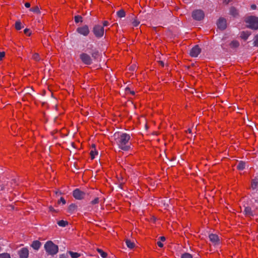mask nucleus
Wrapping results in <instances>:
<instances>
[{"instance_id": "nucleus-19", "label": "nucleus", "mask_w": 258, "mask_h": 258, "mask_svg": "<svg viewBox=\"0 0 258 258\" xmlns=\"http://www.w3.org/2000/svg\"><path fill=\"white\" fill-rule=\"evenodd\" d=\"M251 186L252 189H255L258 187V180L253 179L251 181Z\"/></svg>"}, {"instance_id": "nucleus-44", "label": "nucleus", "mask_w": 258, "mask_h": 258, "mask_svg": "<svg viewBox=\"0 0 258 258\" xmlns=\"http://www.w3.org/2000/svg\"><path fill=\"white\" fill-rule=\"evenodd\" d=\"M231 1V0H224L223 3L224 4H225L226 5L228 4Z\"/></svg>"}, {"instance_id": "nucleus-27", "label": "nucleus", "mask_w": 258, "mask_h": 258, "mask_svg": "<svg viewBox=\"0 0 258 258\" xmlns=\"http://www.w3.org/2000/svg\"><path fill=\"white\" fill-rule=\"evenodd\" d=\"M0 258H11V256L8 253H3L0 254Z\"/></svg>"}, {"instance_id": "nucleus-15", "label": "nucleus", "mask_w": 258, "mask_h": 258, "mask_svg": "<svg viewBox=\"0 0 258 258\" xmlns=\"http://www.w3.org/2000/svg\"><path fill=\"white\" fill-rule=\"evenodd\" d=\"M244 212L245 215L247 216L251 217L254 215V214L251 211V208L249 207H245Z\"/></svg>"}, {"instance_id": "nucleus-29", "label": "nucleus", "mask_w": 258, "mask_h": 258, "mask_svg": "<svg viewBox=\"0 0 258 258\" xmlns=\"http://www.w3.org/2000/svg\"><path fill=\"white\" fill-rule=\"evenodd\" d=\"M32 58L36 61H39L40 59V56L38 53H34L32 55Z\"/></svg>"}, {"instance_id": "nucleus-2", "label": "nucleus", "mask_w": 258, "mask_h": 258, "mask_svg": "<svg viewBox=\"0 0 258 258\" xmlns=\"http://www.w3.org/2000/svg\"><path fill=\"white\" fill-rule=\"evenodd\" d=\"M44 248L46 251L51 255L55 254L58 251V246L51 241H47L44 245Z\"/></svg>"}, {"instance_id": "nucleus-28", "label": "nucleus", "mask_w": 258, "mask_h": 258, "mask_svg": "<svg viewBox=\"0 0 258 258\" xmlns=\"http://www.w3.org/2000/svg\"><path fill=\"white\" fill-rule=\"evenodd\" d=\"M181 258H192V256L189 253H184L181 255Z\"/></svg>"}, {"instance_id": "nucleus-33", "label": "nucleus", "mask_w": 258, "mask_h": 258, "mask_svg": "<svg viewBox=\"0 0 258 258\" xmlns=\"http://www.w3.org/2000/svg\"><path fill=\"white\" fill-rule=\"evenodd\" d=\"M92 56L94 58H96L99 55V52L97 51H95L92 53Z\"/></svg>"}, {"instance_id": "nucleus-8", "label": "nucleus", "mask_w": 258, "mask_h": 258, "mask_svg": "<svg viewBox=\"0 0 258 258\" xmlns=\"http://www.w3.org/2000/svg\"><path fill=\"white\" fill-rule=\"evenodd\" d=\"M80 58L85 64L89 65L92 63V59L90 56L86 53H82L80 55Z\"/></svg>"}, {"instance_id": "nucleus-38", "label": "nucleus", "mask_w": 258, "mask_h": 258, "mask_svg": "<svg viewBox=\"0 0 258 258\" xmlns=\"http://www.w3.org/2000/svg\"><path fill=\"white\" fill-rule=\"evenodd\" d=\"M108 25H109V23H108V21H104L103 22V27H104V26H108Z\"/></svg>"}, {"instance_id": "nucleus-18", "label": "nucleus", "mask_w": 258, "mask_h": 258, "mask_svg": "<svg viewBox=\"0 0 258 258\" xmlns=\"http://www.w3.org/2000/svg\"><path fill=\"white\" fill-rule=\"evenodd\" d=\"M245 166V162L240 161L239 162L237 166V168L239 170H242L244 169Z\"/></svg>"}, {"instance_id": "nucleus-46", "label": "nucleus", "mask_w": 258, "mask_h": 258, "mask_svg": "<svg viewBox=\"0 0 258 258\" xmlns=\"http://www.w3.org/2000/svg\"><path fill=\"white\" fill-rule=\"evenodd\" d=\"M160 239L162 241H164L165 240V238L164 236H161L160 237Z\"/></svg>"}, {"instance_id": "nucleus-43", "label": "nucleus", "mask_w": 258, "mask_h": 258, "mask_svg": "<svg viewBox=\"0 0 258 258\" xmlns=\"http://www.w3.org/2000/svg\"><path fill=\"white\" fill-rule=\"evenodd\" d=\"M60 258H67V255L65 254H62L60 255Z\"/></svg>"}, {"instance_id": "nucleus-14", "label": "nucleus", "mask_w": 258, "mask_h": 258, "mask_svg": "<svg viewBox=\"0 0 258 258\" xmlns=\"http://www.w3.org/2000/svg\"><path fill=\"white\" fill-rule=\"evenodd\" d=\"M41 245V242L38 240H35L32 242L31 246L35 250H38Z\"/></svg>"}, {"instance_id": "nucleus-21", "label": "nucleus", "mask_w": 258, "mask_h": 258, "mask_svg": "<svg viewBox=\"0 0 258 258\" xmlns=\"http://www.w3.org/2000/svg\"><path fill=\"white\" fill-rule=\"evenodd\" d=\"M239 45V43L237 40H233L230 44V46L232 48H236V47H238Z\"/></svg>"}, {"instance_id": "nucleus-1", "label": "nucleus", "mask_w": 258, "mask_h": 258, "mask_svg": "<svg viewBox=\"0 0 258 258\" xmlns=\"http://www.w3.org/2000/svg\"><path fill=\"white\" fill-rule=\"evenodd\" d=\"M114 138L115 143L120 149L127 151L131 149V136L129 134L116 133L114 134Z\"/></svg>"}, {"instance_id": "nucleus-31", "label": "nucleus", "mask_w": 258, "mask_h": 258, "mask_svg": "<svg viewBox=\"0 0 258 258\" xmlns=\"http://www.w3.org/2000/svg\"><path fill=\"white\" fill-rule=\"evenodd\" d=\"M140 24V22L136 19H134L132 22L133 26L134 27L138 26Z\"/></svg>"}, {"instance_id": "nucleus-25", "label": "nucleus", "mask_w": 258, "mask_h": 258, "mask_svg": "<svg viewBox=\"0 0 258 258\" xmlns=\"http://www.w3.org/2000/svg\"><path fill=\"white\" fill-rule=\"evenodd\" d=\"M68 224V222L64 220H60L57 222V224L61 227H65Z\"/></svg>"}, {"instance_id": "nucleus-11", "label": "nucleus", "mask_w": 258, "mask_h": 258, "mask_svg": "<svg viewBox=\"0 0 258 258\" xmlns=\"http://www.w3.org/2000/svg\"><path fill=\"white\" fill-rule=\"evenodd\" d=\"M201 49L198 45H195L190 51L189 54L191 57H197L201 53Z\"/></svg>"}, {"instance_id": "nucleus-49", "label": "nucleus", "mask_w": 258, "mask_h": 258, "mask_svg": "<svg viewBox=\"0 0 258 258\" xmlns=\"http://www.w3.org/2000/svg\"><path fill=\"white\" fill-rule=\"evenodd\" d=\"M28 29H26L24 30V33H26L27 32Z\"/></svg>"}, {"instance_id": "nucleus-30", "label": "nucleus", "mask_w": 258, "mask_h": 258, "mask_svg": "<svg viewBox=\"0 0 258 258\" xmlns=\"http://www.w3.org/2000/svg\"><path fill=\"white\" fill-rule=\"evenodd\" d=\"M75 21L77 23L82 22V17L80 16H76L75 17Z\"/></svg>"}, {"instance_id": "nucleus-13", "label": "nucleus", "mask_w": 258, "mask_h": 258, "mask_svg": "<svg viewBox=\"0 0 258 258\" xmlns=\"http://www.w3.org/2000/svg\"><path fill=\"white\" fill-rule=\"evenodd\" d=\"M90 154L92 160L94 159L95 156L98 155V152L96 149L95 144L92 145Z\"/></svg>"}, {"instance_id": "nucleus-24", "label": "nucleus", "mask_w": 258, "mask_h": 258, "mask_svg": "<svg viewBox=\"0 0 258 258\" xmlns=\"http://www.w3.org/2000/svg\"><path fill=\"white\" fill-rule=\"evenodd\" d=\"M230 13L231 15L235 17L238 15V11L235 8L232 7L230 9Z\"/></svg>"}, {"instance_id": "nucleus-22", "label": "nucleus", "mask_w": 258, "mask_h": 258, "mask_svg": "<svg viewBox=\"0 0 258 258\" xmlns=\"http://www.w3.org/2000/svg\"><path fill=\"white\" fill-rule=\"evenodd\" d=\"M68 252L71 255V256L72 258H78V257H80L81 255L80 253H79L78 252H73L71 251H69Z\"/></svg>"}, {"instance_id": "nucleus-4", "label": "nucleus", "mask_w": 258, "mask_h": 258, "mask_svg": "<svg viewBox=\"0 0 258 258\" xmlns=\"http://www.w3.org/2000/svg\"><path fill=\"white\" fill-rule=\"evenodd\" d=\"M93 32L96 37H102L104 33V29L103 26L99 25H95L93 29Z\"/></svg>"}, {"instance_id": "nucleus-26", "label": "nucleus", "mask_w": 258, "mask_h": 258, "mask_svg": "<svg viewBox=\"0 0 258 258\" xmlns=\"http://www.w3.org/2000/svg\"><path fill=\"white\" fill-rule=\"evenodd\" d=\"M15 28L17 30H20L22 29L21 23L20 21H18L15 23Z\"/></svg>"}, {"instance_id": "nucleus-7", "label": "nucleus", "mask_w": 258, "mask_h": 258, "mask_svg": "<svg viewBox=\"0 0 258 258\" xmlns=\"http://www.w3.org/2000/svg\"><path fill=\"white\" fill-rule=\"evenodd\" d=\"M205 16L204 13L201 10H197L193 11L192 13V18L197 21H200L202 20Z\"/></svg>"}, {"instance_id": "nucleus-39", "label": "nucleus", "mask_w": 258, "mask_h": 258, "mask_svg": "<svg viewBox=\"0 0 258 258\" xmlns=\"http://www.w3.org/2000/svg\"><path fill=\"white\" fill-rule=\"evenodd\" d=\"M49 210L50 212H55V210L54 209V208L52 206H50L49 207Z\"/></svg>"}, {"instance_id": "nucleus-20", "label": "nucleus", "mask_w": 258, "mask_h": 258, "mask_svg": "<svg viewBox=\"0 0 258 258\" xmlns=\"http://www.w3.org/2000/svg\"><path fill=\"white\" fill-rule=\"evenodd\" d=\"M97 251L100 254L101 256L103 258H106L107 256V254L106 252H104L101 249L97 248Z\"/></svg>"}, {"instance_id": "nucleus-42", "label": "nucleus", "mask_w": 258, "mask_h": 258, "mask_svg": "<svg viewBox=\"0 0 258 258\" xmlns=\"http://www.w3.org/2000/svg\"><path fill=\"white\" fill-rule=\"evenodd\" d=\"M25 6L26 8H29V7H30V3H26L25 4Z\"/></svg>"}, {"instance_id": "nucleus-17", "label": "nucleus", "mask_w": 258, "mask_h": 258, "mask_svg": "<svg viewBox=\"0 0 258 258\" xmlns=\"http://www.w3.org/2000/svg\"><path fill=\"white\" fill-rule=\"evenodd\" d=\"M125 243L127 246L130 248H133L135 247V243L130 239H126L125 240Z\"/></svg>"}, {"instance_id": "nucleus-5", "label": "nucleus", "mask_w": 258, "mask_h": 258, "mask_svg": "<svg viewBox=\"0 0 258 258\" xmlns=\"http://www.w3.org/2000/svg\"><path fill=\"white\" fill-rule=\"evenodd\" d=\"M209 238L211 244L214 246H219L221 243V239L218 235L215 234H210L209 235Z\"/></svg>"}, {"instance_id": "nucleus-35", "label": "nucleus", "mask_w": 258, "mask_h": 258, "mask_svg": "<svg viewBox=\"0 0 258 258\" xmlns=\"http://www.w3.org/2000/svg\"><path fill=\"white\" fill-rule=\"evenodd\" d=\"M61 202L62 204L64 205L66 203V200L62 197L60 198V200L58 201V203Z\"/></svg>"}, {"instance_id": "nucleus-51", "label": "nucleus", "mask_w": 258, "mask_h": 258, "mask_svg": "<svg viewBox=\"0 0 258 258\" xmlns=\"http://www.w3.org/2000/svg\"><path fill=\"white\" fill-rule=\"evenodd\" d=\"M1 249H2V248L0 247V251L1 250Z\"/></svg>"}, {"instance_id": "nucleus-16", "label": "nucleus", "mask_w": 258, "mask_h": 258, "mask_svg": "<svg viewBox=\"0 0 258 258\" xmlns=\"http://www.w3.org/2000/svg\"><path fill=\"white\" fill-rule=\"evenodd\" d=\"M250 35V33L248 31H242L240 33V37L241 39L246 40L248 39Z\"/></svg>"}, {"instance_id": "nucleus-6", "label": "nucleus", "mask_w": 258, "mask_h": 258, "mask_svg": "<svg viewBox=\"0 0 258 258\" xmlns=\"http://www.w3.org/2000/svg\"><path fill=\"white\" fill-rule=\"evenodd\" d=\"M76 31L80 34L87 36L90 33L89 27L87 25H83L77 28Z\"/></svg>"}, {"instance_id": "nucleus-41", "label": "nucleus", "mask_w": 258, "mask_h": 258, "mask_svg": "<svg viewBox=\"0 0 258 258\" xmlns=\"http://www.w3.org/2000/svg\"><path fill=\"white\" fill-rule=\"evenodd\" d=\"M251 9L252 10H255L256 9V6L255 5H251Z\"/></svg>"}, {"instance_id": "nucleus-3", "label": "nucleus", "mask_w": 258, "mask_h": 258, "mask_svg": "<svg viewBox=\"0 0 258 258\" xmlns=\"http://www.w3.org/2000/svg\"><path fill=\"white\" fill-rule=\"evenodd\" d=\"M245 22L248 28L254 30L258 29V17L255 16L248 17L246 18Z\"/></svg>"}, {"instance_id": "nucleus-12", "label": "nucleus", "mask_w": 258, "mask_h": 258, "mask_svg": "<svg viewBox=\"0 0 258 258\" xmlns=\"http://www.w3.org/2000/svg\"><path fill=\"white\" fill-rule=\"evenodd\" d=\"M218 28L221 30H224L227 27V23L225 19L220 18L217 22Z\"/></svg>"}, {"instance_id": "nucleus-34", "label": "nucleus", "mask_w": 258, "mask_h": 258, "mask_svg": "<svg viewBox=\"0 0 258 258\" xmlns=\"http://www.w3.org/2000/svg\"><path fill=\"white\" fill-rule=\"evenodd\" d=\"M99 203V198H96L91 201V204L93 205L98 204Z\"/></svg>"}, {"instance_id": "nucleus-50", "label": "nucleus", "mask_w": 258, "mask_h": 258, "mask_svg": "<svg viewBox=\"0 0 258 258\" xmlns=\"http://www.w3.org/2000/svg\"><path fill=\"white\" fill-rule=\"evenodd\" d=\"M161 64H162V66H164V64H163V62L162 61H161Z\"/></svg>"}, {"instance_id": "nucleus-45", "label": "nucleus", "mask_w": 258, "mask_h": 258, "mask_svg": "<svg viewBox=\"0 0 258 258\" xmlns=\"http://www.w3.org/2000/svg\"><path fill=\"white\" fill-rule=\"evenodd\" d=\"M75 207H76V206H75V205L72 204V205H70V206L69 209L71 210V209H72L75 208Z\"/></svg>"}, {"instance_id": "nucleus-9", "label": "nucleus", "mask_w": 258, "mask_h": 258, "mask_svg": "<svg viewBox=\"0 0 258 258\" xmlns=\"http://www.w3.org/2000/svg\"><path fill=\"white\" fill-rule=\"evenodd\" d=\"M73 195L76 199L80 200L84 198L85 193L77 188L73 191Z\"/></svg>"}, {"instance_id": "nucleus-40", "label": "nucleus", "mask_w": 258, "mask_h": 258, "mask_svg": "<svg viewBox=\"0 0 258 258\" xmlns=\"http://www.w3.org/2000/svg\"><path fill=\"white\" fill-rule=\"evenodd\" d=\"M34 12H39V10L38 7L35 8V9H33L32 10Z\"/></svg>"}, {"instance_id": "nucleus-23", "label": "nucleus", "mask_w": 258, "mask_h": 258, "mask_svg": "<svg viewBox=\"0 0 258 258\" xmlns=\"http://www.w3.org/2000/svg\"><path fill=\"white\" fill-rule=\"evenodd\" d=\"M117 16L119 18H123L125 16V12L123 10H120L117 12Z\"/></svg>"}, {"instance_id": "nucleus-10", "label": "nucleus", "mask_w": 258, "mask_h": 258, "mask_svg": "<svg viewBox=\"0 0 258 258\" xmlns=\"http://www.w3.org/2000/svg\"><path fill=\"white\" fill-rule=\"evenodd\" d=\"M20 258H28L29 251L27 247H23L20 249L18 252Z\"/></svg>"}, {"instance_id": "nucleus-32", "label": "nucleus", "mask_w": 258, "mask_h": 258, "mask_svg": "<svg viewBox=\"0 0 258 258\" xmlns=\"http://www.w3.org/2000/svg\"><path fill=\"white\" fill-rule=\"evenodd\" d=\"M254 45L258 47V35H256L254 38Z\"/></svg>"}, {"instance_id": "nucleus-37", "label": "nucleus", "mask_w": 258, "mask_h": 258, "mask_svg": "<svg viewBox=\"0 0 258 258\" xmlns=\"http://www.w3.org/2000/svg\"><path fill=\"white\" fill-rule=\"evenodd\" d=\"M157 244L160 247H162L163 246V244L161 241H158Z\"/></svg>"}, {"instance_id": "nucleus-48", "label": "nucleus", "mask_w": 258, "mask_h": 258, "mask_svg": "<svg viewBox=\"0 0 258 258\" xmlns=\"http://www.w3.org/2000/svg\"><path fill=\"white\" fill-rule=\"evenodd\" d=\"M130 93L131 94H132V95H134L135 94V92L134 91H130Z\"/></svg>"}, {"instance_id": "nucleus-36", "label": "nucleus", "mask_w": 258, "mask_h": 258, "mask_svg": "<svg viewBox=\"0 0 258 258\" xmlns=\"http://www.w3.org/2000/svg\"><path fill=\"white\" fill-rule=\"evenodd\" d=\"M5 55V53L4 52H0V60H1L4 57Z\"/></svg>"}, {"instance_id": "nucleus-47", "label": "nucleus", "mask_w": 258, "mask_h": 258, "mask_svg": "<svg viewBox=\"0 0 258 258\" xmlns=\"http://www.w3.org/2000/svg\"><path fill=\"white\" fill-rule=\"evenodd\" d=\"M187 132H188L189 133H190L191 132V130L190 128H188L187 130Z\"/></svg>"}]
</instances>
